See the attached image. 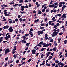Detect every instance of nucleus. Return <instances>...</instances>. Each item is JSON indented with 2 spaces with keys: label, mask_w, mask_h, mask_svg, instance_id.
<instances>
[{
  "label": "nucleus",
  "mask_w": 67,
  "mask_h": 67,
  "mask_svg": "<svg viewBox=\"0 0 67 67\" xmlns=\"http://www.w3.org/2000/svg\"><path fill=\"white\" fill-rule=\"evenodd\" d=\"M66 14H64L61 17V18H62V20H64V19H65V18H66V17H67V16H66Z\"/></svg>",
  "instance_id": "1"
},
{
  "label": "nucleus",
  "mask_w": 67,
  "mask_h": 67,
  "mask_svg": "<svg viewBox=\"0 0 67 67\" xmlns=\"http://www.w3.org/2000/svg\"><path fill=\"white\" fill-rule=\"evenodd\" d=\"M49 7H53V8H54H54H57V6L55 5L54 4L50 5Z\"/></svg>",
  "instance_id": "2"
},
{
  "label": "nucleus",
  "mask_w": 67,
  "mask_h": 67,
  "mask_svg": "<svg viewBox=\"0 0 67 67\" xmlns=\"http://www.w3.org/2000/svg\"><path fill=\"white\" fill-rule=\"evenodd\" d=\"M9 52V48H7L5 50V54H7V53H8Z\"/></svg>",
  "instance_id": "3"
},
{
  "label": "nucleus",
  "mask_w": 67,
  "mask_h": 67,
  "mask_svg": "<svg viewBox=\"0 0 67 67\" xmlns=\"http://www.w3.org/2000/svg\"><path fill=\"white\" fill-rule=\"evenodd\" d=\"M46 54V55H47V56L46 57V58H47L49 55L51 54V52H48V53Z\"/></svg>",
  "instance_id": "4"
},
{
  "label": "nucleus",
  "mask_w": 67,
  "mask_h": 67,
  "mask_svg": "<svg viewBox=\"0 0 67 67\" xmlns=\"http://www.w3.org/2000/svg\"><path fill=\"white\" fill-rule=\"evenodd\" d=\"M46 5H47V4H44L43 5L42 7L43 8L44 7V9H47V7L46 6H45Z\"/></svg>",
  "instance_id": "5"
},
{
  "label": "nucleus",
  "mask_w": 67,
  "mask_h": 67,
  "mask_svg": "<svg viewBox=\"0 0 67 67\" xmlns=\"http://www.w3.org/2000/svg\"><path fill=\"white\" fill-rule=\"evenodd\" d=\"M35 52H36V50L34 49L32 50V54H36V53H35Z\"/></svg>",
  "instance_id": "6"
},
{
  "label": "nucleus",
  "mask_w": 67,
  "mask_h": 67,
  "mask_svg": "<svg viewBox=\"0 0 67 67\" xmlns=\"http://www.w3.org/2000/svg\"><path fill=\"white\" fill-rule=\"evenodd\" d=\"M37 33H40V34H43V31H39L37 32Z\"/></svg>",
  "instance_id": "7"
},
{
  "label": "nucleus",
  "mask_w": 67,
  "mask_h": 67,
  "mask_svg": "<svg viewBox=\"0 0 67 67\" xmlns=\"http://www.w3.org/2000/svg\"><path fill=\"white\" fill-rule=\"evenodd\" d=\"M26 38V37L24 35L23 36H22V37H21L22 38H23V40H25Z\"/></svg>",
  "instance_id": "8"
},
{
  "label": "nucleus",
  "mask_w": 67,
  "mask_h": 67,
  "mask_svg": "<svg viewBox=\"0 0 67 67\" xmlns=\"http://www.w3.org/2000/svg\"><path fill=\"white\" fill-rule=\"evenodd\" d=\"M47 65L48 67H49L51 66V64H48V63H47L45 65L46 66Z\"/></svg>",
  "instance_id": "9"
},
{
  "label": "nucleus",
  "mask_w": 67,
  "mask_h": 67,
  "mask_svg": "<svg viewBox=\"0 0 67 67\" xmlns=\"http://www.w3.org/2000/svg\"><path fill=\"white\" fill-rule=\"evenodd\" d=\"M57 48L56 47H54V48L52 50L53 51H56Z\"/></svg>",
  "instance_id": "10"
},
{
  "label": "nucleus",
  "mask_w": 67,
  "mask_h": 67,
  "mask_svg": "<svg viewBox=\"0 0 67 67\" xmlns=\"http://www.w3.org/2000/svg\"><path fill=\"white\" fill-rule=\"evenodd\" d=\"M3 37H2L0 38V42H2V41L3 40Z\"/></svg>",
  "instance_id": "11"
},
{
  "label": "nucleus",
  "mask_w": 67,
  "mask_h": 67,
  "mask_svg": "<svg viewBox=\"0 0 67 67\" xmlns=\"http://www.w3.org/2000/svg\"><path fill=\"white\" fill-rule=\"evenodd\" d=\"M37 46L36 45L34 47V49H35L36 50H38V48L36 49V48H37Z\"/></svg>",
  "instance_id": "12"
},
{
  "label": "nucleus",
  "mask_w": 67,
  "mask_h": 67,
  "mask_svg": "<svg viewBox=\"0 0 67 67\" xmlns=\"http://www.w3.org/2000/svg\"><path fill=\"white\" fill-rule=\"evenodd\" d=\"M38 21H40V20H39V19H37L35 20L34 21V23H36V22H38Z\"/></svg>",
  "instance_id": "13"
},
{
  "label": "nucleus",
  "mask_w": 67,
  "mask_h": 67,
  "mask_svg": "<svg viewBox=\"0 0 67 67\" xmlns=\"http://www.w3.org/2000/svg\"><path fill=\"white\" fill-rule=\"evenodd\" d=\"M58 33V32H54L53 33V34H54V35H57V34Z\"/></svg>",
  "instance_id": "14"
},
{
  "label": "nucleus",
  "mask_w": 67,
  "mask_h": 67,
  "mask_svg": "<svg viewBox=\"0 0 67 67\" xmlns=\"http://www.w3.org/2000/svg\"><path fill=\"white\" fill-rule=\"evenodd\" d=\"M20 13H21V14H23V13H26L24 12V11H23V12H21V11H20Z\"/></svg>",
  "instance_id": "15"
},
{
  "label": "nucleus",
  "mask_w": 67,
  "mask_h": 67,
  "mask_svg": "<svg viewBox=\"0 0 67 67\" xmlns=\"http://www.w3.org/2000/svg\"><path fill=\"white\" fill-rule=\"evenodd\" d=\"M13 57L15 58V59L17 57V56L15 54H14L13 56Z\"/></svg>",
  "instance_id": "16"
},
{
  "label": "nucleus",
  "mask_w": 67,
  "mask_h": 67,
  "mask_svg": "<svg viewBox=\"0 0 67 67\" xmlns=\"http://www.w3.org/2000/svg\"><path fill=\"white\" fill-rule=\"evenodd\" d=\"M38 14H41V13H42V12L41 11H40L39 10H38Z\"/></svg>",
  "instance_id": "17"
},
{
  "label": "nucleus",
  "mask_w": 67,
  "mask_h": 67,
  "mask_svg": "<svg viewBox=\"0 0 67 67\" xmlns=\"http://www.w3.org/2000/svg\"><path fill=\"white\" fill-rule=\"evenodd\" d=\"M23 19H22L21 18H20L19 19V20L20 21V22H21L22 21H23Z\"/></svg>",
  "instance_id": "18"
},
{
  "label": "nucleus",
  "mask_w": 67,
  "mask_h": 67,
  "mask_svg": "<svg viewBox=\"0 0 67 67\" xmlns=\"http://www.w3.org/2000/svg\"><path fill=\"white\" fill-rule=\"evenodd\" d=\"M64 8L63 7H62V10L61 11V12H62L64 11Z\"/></svg>",
  "instance_id": "19"
},
{
  "label": "nucleus",
  "mask_w": 67,
  "mask_h": 67,
  "mask_svg": "<svg viewBox=\"0 0 67 67\" xmlns=\"http://www.w3.org/2000/svg\"><path fill=\"white\" fill-rule=\"evenodd\" d=\"M64 43L63 44H66V43H67V40H65L64 41Z\"/></svg>",
  "instance_id": "20"
},
{
  "label": "nucleus",
  "mask_w": 67,
  "mask_h": 67,
  "mask_svg": "<svg viewBox=\"0 0 67 67\" xmlns=\"http://www.w3.org/2000/svg\"><path fill=\"white\" fill-rule=\"evenodd\" d=\"M49 24L50 25H51V24H52V21H49L48 22Z\"/></svg>",
  "instance_id": "21"
},
{
  "label": "nucleus",
  "mask_w": 67,
  "mask_h": 67,
  "mask_svg": "<svg viewBox=\"0 0 67 67\" xmlns=\"http://www.w3.org/2000/svg\"><path fill=\"white\" fill-rule=\"evenodd\" d=\"M23 2V0H20L19 1V3H22Z\"/></svg>",
  "instance_id": "22"
},
{
  "label": "nucleus",
  "mask_w": 67,
  "mask_h": 67,
  "mask_svg": "<svg viewBox=\"0 0 67 67\" xmlns=\"http://www.w3.org/2000/svg\"><path fill=\"white\" fill-rule=\"evenodd\" d=\"M61 66V67H63L64 66V64H63V63H62L60 64Z\"/></svg>",
  "instance_id": "23"
},
{
  "label": "nucleus",
  "mask_w": 67,
  "mask_h": 67,
  "mask_svg": "<svg viewBox=\"0 0 67 67\" xmlns=\"http://www.w3.org/2000/svg\"><path fill=\"white\" fill-rule=\"evenodd\" d=\"M39 44L40 45H42V44H43V41H41L39 43Z\"/></svg>",
  "instance_id": "24"
},
{
  "label": "nucleus",
  "mask_w": 67,
  "mask_h": 67,
  "mask_svg": "<svg viewBox=\"0 0 67 67\" xmlns=\"http://www.w3.org/2000/svg\"><path fill=\"white\" fill-rule=\"evenodd\" d=\"M29 34H30V35H32V31H30L29 32Z\"/></svg>",
  "instance_id": "25"
},
{
  "label": "nucleus",
  "mask_w": 67,
  "mask_h": 67,
  "mask_svg": "<svg viewBox=\"0 0 67 67\" xmlns=\"http://www.w3.org/2000/svg\"><path fill=\"white\" fill-rule=\"evenodd\" d=\"M30 43H27L26 44V46H27V47L29 46V45H30Z\"/></svg>",
  "instance_id": "26"
},
{
  "label": "nucleus",
  "mask_w": 67,
  "mask_h": 67,
  "mask_svg": "<svg viewBox=\"0 0 67 67\" xmlns=\"http://www.w3.org/2000/svg\"><path fill=\"white\" fill-rule=\"evenodd\" d=\"M14 4V2H11L9 4Z\"/></svg>",
  "instance_id": "27"
},
{
  "label": "nucleus",
  "mask_w": 67,
  "mask_h": 67,
  "mask_svg": "<svg viewBox=\"0 0 67 67\" xmlns=\"http://www.w3.org/2000/svg\"><path fill=\"white\" fill-rule=\"evenodd\" d=\"M45 65V63H42V64H40V66H43V65Z\"/></svg>",
  "instance_id": "28"
},
{
  "label": "nucleus",
  "mask_w": 67,
  "mask_h": 67,
  "mask_svg": "<svg viewBox=\"0 0 67 67\" xmlns=\"http://www.w3.org/2000/svg\"><path fill=\"white\" fill-rule=\"evenodd\" d=\"M56 26H59V23H57Z\"/></svg>",
  "instance_id": "29"
},
{
  "label": "nucleus",
  "mask_w": 67,
  "mask_h": 67,
  "mask_svg": "<svg viewBox=\"0 0 67 67\" xmlns=\"http://www.w3.org/2000/svg\"><path fill=\"white\" fill-rule=\"evenodd\" d=\"M47 36H48V35H47V34H46L45 35V38H46V37H47Z\"/></svg>",
  "instance_id": "30"
},
{
  "label": "nucleus",
  "mask_w": 67,
  "mask_h": 67,
  "mask_svg": "<svg viewBox=\"0 0 67 67\" xmlns=\"http://www.w3.org/2000/svg\"><path fill=\"white\" fill-rule=\"evenodd\" d=\"M32 60V59H30L28 60L27 62H30V61H31Z\"/></svg>",
  "instance_id": "31"
},
{
  "label": "nucleus",
  "mask_w": 67,
  "mask_h": 67,
  "mask_svg": "<svg viewBox=\"0 0 67 67\" xmlns=\"http://www.w3.org/2000/svg\"><path fill=\"white\" fill-rule=\"evenodd\" d=\"M47 18L46 17L45 18V19H44V20L45 21V22H46L47 21Z\"/></svg>",
  "instance_id": "32"
},
{
  "label": "nucleus",
  "mask_w": 67,
  "mask_h": 67,
  "mask_svg": "<svg viewBox=\"0 0 67 67\" xmlns=\"http://www.w3.org/2000/svg\"><path fill=\"white\" fill-rule=\"evenodd\" d=\"M13 29H12L10 30V33H12V32H13Z\"/></svg>",
  "instance_id": "33"
},
{
  "label": "nucleus",
  "mask_w": 67,
  "mask_h": 67,
  "mask_svg": "<svg viewBox=\"0 0 67 67\" xmlns=\"http://www.w3.org/2000/svg\"><path fill=\"white\" fill-rule=\"evenodd\" d=\"M19 61H20L19 60H17V61H16V63H17V64H18V63H19Z\"/></svg>",
  "instance_id": "34"
},
{
  "label": "nucleus",
  "mask_w": 67,
  "mask_h": 67,
  "mask_svg": "<svg viewBox=\"0 0 67 67\" xmlns=\"http://www.w3.org/2000/svg\"><path fill=\"white\" fill-rule=\"evenodd\" d=\"M29 35V34H25V36H26V37H27V36H28Z\"/></svg>",
  "instance_id": "35"
},
{
  "label": "nucleus",
  "mask_w": 67,
  "mask_h": 67,
  "mask_svg": "<svg viewBox=\"0 0 67 67\" xmlns=\"http://www.w3.org/2000/svg\"><path fill=\"white\" fill-rule=\"evenodd\" d=\"M63 32H61V33H59V35H62V34H63Z\"/></svg>",
  "instance_id": "36"
},
{
  "label": "nucleus",
  "mask_w": 67,
  "mask_h": 67,
  "mask_svg": "<svg viewBox=\"0 0 67 67\" xmlns=\"http://www.w3.org/2000/svg\"><path fill=\"white\" fill-rule=\"evenodd\" d=\"M45 11V9H43L42 10V12H44Z\"/></svg>",
  "instance_id": "37"
},
{
  "label": "nucleus",
  "mask_w": 67,
  "mask_h": 67,
  "mask_svg": "<svg viewBox=\"0 0 67 67\" xmlns=\"http://www.w3.org/2000/svg\"><path fill=\"white\" fill-rule=\"evenodd\" d=\"M30 31H33V29L32 28H31L30 29Z\"/></svg>",
  "instance_id": "38"
},
{
  "label": "nucleus",
  "mask_w": 67,
  "mask_h": 67,
  "mask_svg": "<svg viewBox=\"0 0 67 67\" xmlns=\"http://www.w3.org/2000/svg\"><path fill=\"white\" fill-rule=\"evenodd\" d=\"M21 8H23L24 9V8H25V6H21Z\"/></svg>",
  "instance_id": "39"
},
{
  "label": "nucleus",
  "mask_w": 67,
  "mask_h": 67,
  "mask_svg": "<svg viewBox=\"0 0 67 67\" xmlns=\"http://www.w3.org/2000/svg\"><path fill=\"white\" fill-rule=\"evenodd\" d=\"M25 20H26V19L24 18V19H23V21L25 22Z\"/></svg>",
  "instance_id": "40"
},
{
  "label": "nucleus",
  "mask_w": 67,
  "mask_h": 67,
  "mask_svg": "<svg viewBox=\"0 0 67 67\" xmlns=\"http://www.w3.org/2000/svg\"><path fill=\"white\" fill-rule=\"evenodd\" d=\"M40 25L41 26H44V25H43V23H41L40 24Z\"/></svg>",
  "instance_id": "41"
},
{
  "label": "nucleus",
  "mask_w": 67,
  "mask_h": 67,
  "mask_svg": "<svg viewBox=\"0 0 67 67\" xmlns=\"http://www.w3.org/2000/svg\"><path fill=\"white\" fill-rule=\"evenodd\" d=\"M26 59V58H22V60H25Z\"/></svg>",
  "instance_id": "42"
},
{
  "label": "nucleus",
  "mask_w": 67,
  "mask_h": 67,
  "mask_svg": "<svg viewBox=\"0 0 67 67\" xmlns=\"http://www.w3.org/2000/svg\"><path fill=\"white\" fill-rule=\"evenodd\" d=\"M16 22H18V21H19V20H18V19L17 18H16L15 19V20Z\"/></svg>",
  "instance_id": "43"
},
{
  "label": "nucleus",
  "mask_w": 67,
  "mask_h": 67,
  "mask_svg": "<svg viewBox=\"0 0 67 67\" xmlns=\"http://www.w3.org/2000/svg\"><path fill=\"white\" fill-rule=\"evenodd\" d=\"M51 2H50V4H52V3H53V2L52 0H51Z\"/></svg>",
  "instance_id": "44"
},
{
  "label": "nucleus",
  "mask_w": 67,
  "mask_h": 67,
  "mask_svg": "<svg viewBox=\"0 0 67 67\" xmlns=\"http://www.w3.org/2000/svg\"><path fill=\"white\" fill-rule=\"evenodd\" d=\"M7 37L8 38H10V35H8Z\"/></svg>",
  "instance_id": "45"
},
{
  "label": "nucleus",
  "mask_w": 67,
  "mask_h": 67,
  "mask_svg": "<svg viewBox=\"0 0 67 67\" xmlns=\"http://www.w3.org/2000/svg\"><path fill=\"white\" fill-rule=\"evenodd\" d=\"M20 10H21V11H23L24 10V9L23 8H21Z\"/></svg>",
  "instance_id": "46"
},
{
  "label": "nucleus",
  "mask_w": 67,
  "mask_h": 67,
  "mask_svg": "<svg viewBox=\"0 0 67 67\" xmlns=\"http://www.w3.org/2000/svg\"><path fill=\"white\" fill-rule=\"evenodd\" d=\"M46 27H47V26H48V23H47L46 24Z\"/></svg>",
  "instance_id": "47"
},
{
  "label": "nucleus",
  "mask_w": 67,
  "mask_h": 67,
  "mask_svg": "<svg viewBox=\"0 0 67 67\" xmlns=\"http://www.w3.org/2000/svg\"><path fill=\"white\" fill-rule=\"evenodd\" d=\"M25 8L26 9H28V8H29V7L27 5H26L25 6Z\"/></svg>",
  "instance_id": "48"
},
{
  "label": "nucleus",
  "mask_w": 67,
  "mask_h": 67,
  "mask_svg": "<svg viewBox=\"0 0 67 67\" xmlns=\"http://www.w3.org/2000/svg\"><path fill=\"white\" fill-rule=\"evenodd\" d=\"M52 37H54L55 36V35L54 34H53L52 35Z\"/></svg>",
  "instance_id": "49"
},
{
  "label": "nucleus",
  "mask_w": 67,
  "mask_h": 67,
  "mask_svg": "<svg viewBox=\"0 0 67 67\" xmlns=\"http://www.w3.org/2000/svg\"><path fill=\"white\" fill-rule=\"evenodd\" d=\"M57 27V26L56 25H55L54 26L53 28L55 29V28H56Z\"/></svg>",
  "instance_id": "50"
},
{
  "label": "nucleus",
  "mask_w": 67,
  "mask_h": 67,
  "mask_svg": "<svg viewBox=\"0 0 67 67\" xmlns=\"http://www.w3.org/2000/svg\"><path fill=\"white\" fill-rule=\"evenodd\" d=\"M55 17H53L52 18V20H55Z\"/></svg>",
  "instance_id": "51"
},
{
  "label": "nucleus",
  "mask_w": 67,
  "mask_h": 67,
  "mask_svg": "<svg viewBox=\"0 0 67 67\" xmlns=\"http://www.w3.org/2000/svg\"><path fill=\"white\" fill-rule=\"evenodd\" d=\"M12 29V27L9 28L8 29L9 31H10Z\"/></svg>",
  "instance_id": "52"
},
{
  "label": "nucleus",
  "mask_w": 67,
  "mask_h": 67,
  "mask_svg": "<svg viewBox=\"0 0 67 67\" xmlns=\"http://www.w3.org/2000/svg\"><path fill=\"white\" fill-rule=\"evenodd\" d=\"M12 20H10L9 22V23H10V24L12 23Z\"/></svg>",
  "instance_id": "53"
},
{
  "label": "nucleus",
  "mask_w": 67,
  "mask_h": 67,
  "mask_svg": "<svg viewBox=\"0 0 67 67\" xmlns=\"http://www.w3.org/2000/svg\"><path fill=\"white\" fill-rule=\"evenodd\" d=\"M52 66H55V65H56V64L55 63H54L53 64H52Z\"/></svg>",
  "instance_id": "54"
},
{
  "label": "nucleus",
  "mask_w": 67,
  "mask_h": 67,
  "mask_svg": "<svg viewBox=\"0 0 67 67\" xmlns=\"http://www.w3.org/2000/svg\"><path fill=\"white\" fill-rule=\"evenodd\" d=\"M57 11V10H56L55 9L53 11V12H54V13H56V12Z\"/></svg>",
  "instance_id": "55"
},
{
  "label": "nucleus",
  "mask_w": 67,
  "mask_h": 67,
  "mask_svg": "<svg viewBox=\"0 0 67 67\" xmlns=\"http://www.w3.org/2000/svg\"><path fill=\"white\" fill-rule=\"evenodd\" d=\"M54 46H57V43H54Z\"/></svg>",
  "instance_id": "56"
},
{
  "label": "nucleus",
  "mask_w": 67,
  "mask_h": 67,
  "mask_svg": "<svg viewBox=\"0 0 67 67\" xmlns=\"http://www.w3.org/2000/svg\"><path fill=\"white\" fill-rule=\"evenodd\" d=\"M31 6L32 5H31V4H29L28 5L29 7H31Z\"/></svg>",
  "instance_id": "57"
},
{
  "label": "nucleus",
  "mask_w": 67,
  "mask_h": 67,
  "mask_svg": "<svg viewBox=\"0 0 67 67\" xmlns=\"http://www.w3.org/2000/svg\"><path fill=\"white\" fill-rule=\"evenodd\" d=\"M53 39L51 40L50 41V42H53Z\"/></svg>",
  "instance_id": "58"
},
{
  "label": "nucleus",
  "mask_w": 67,
  "mask_h": 67,
  "mask_svg": "<svg viewBox=\"0 0 67 67\" xmlns=\"http://www.w3.org/2000/svg\"><path fill=\"white\" fill-rule=\"evenodd\" d=\"M57 4H58V3L57 2H56L54 3V5H57Z\"/></svg>",
  "instance_id": "59"
},
{
  "label": "nucleus",
  "mask_w": 67,
  "mask_h": 67,
  "mask_svg": "<svg viewBox=\"0 0 67 67\" xmlns=\"http://www.w3.org/2000/svg\"><path fill=\"white\" fill-rule=\"evenodd\" d=\"M36 5H38V2H36Z\"/></svg>",
  "instance_id": "60"
},
{
  "label": "nucleus",
  "mask_w": 67,
  "mask_h": 67,
  "mask_svg": "<svg viewBox=\"0 0 67 67\" xmlns=\"http://www.w3.org/2000/svg\"><path fill=\"white\" fill-rule=\"evenodd\" d=\"M39 54H40V53H37L36 55V56H38V55H39Z\"/></svg>",
  "instance_id": "61"
},
{
  "label": "nucleus",
  "mask_w": 67,
  "mask_h": 67,
  "mask_svg": "<svg viewBox=\"0 0 67 67\" xmlns=\"http://www.w3.org/2000/svg\"><path fill=\"white\" fill-rule=\"evenodd\" d=\"M8 38L7 36H6L5 37V40H8Z\"/></svg>",
  "instance_id": "62"
},
{
  "label": "nucleus",
  "mask_w": 67,
  "mask_h": 67,
  "mask_svg": "<svg viewBox=\"0 0 67 67\" xmlns=\"http://www.w3.org/2000/svg\"><path fill=\"white\" fill-rule=\"evenodd\" d=\"M25 2H29V1H28L27 0H25Z\"/></svg>",
  "instance_id": "63"
},
{
  "label": "nucleus",
  "mask_w": 67,
  "mask_h": 67,
  "mask_svg": "<svg viewBox=\"0 0 67 67\" xmlns=\"http://www.w3.org/2000/svg\"><path fill=\"white\" fill-rule=\"evenodd\" d=\"M18 18H21V15H19L18 16Z\"/></svg>",
  "instance_id": "64"
}]
</instances>
